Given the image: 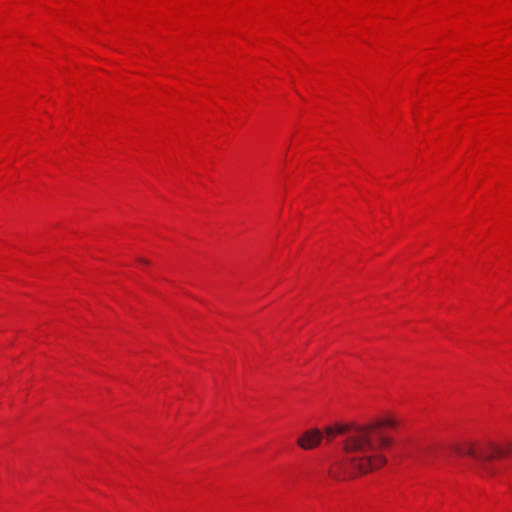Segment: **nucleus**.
<instances>
[{"label": "nucleus", "instance_id": "nucleus-4", "mask_svg": "<svg viewBox=\"0 0 512 512\" xmlns=\"http://www.w3.org/2000/svg\"><path fill=\"white\" fill-rule=\"evenodd\" d=\"M500 448L503 449L505 452V454L502 455L501 457L506 456L508 453H512V443H509L506 448H504V447H500Z\"/></svg>", "mask_w": 512, "mask_h": 512}, {"label": "nucleus", "instance_id": "nucleus-5", "mask_svg": "<svg viewBox=\"0 0 512 512\" xmlns=\"http://www.w3.org/2000/svg\"><path fill=\"white\" fill-rule=\"evenodd\" d=\"M138 261L140 263H143V264H149V261L147 259H144V258H139Z\"/></svg>", "mask_w": 512, "mask_h": 512}, {"label": "nucleus", "instance_id": "nucleus-1", "mask_svg": "<svg viewBox=\"0 0 512 512\" xmlns=\"http://www.w3.org/2000/svg\"><path fill=\"white\" fill-rule=\"evenodd\" d=\"M396 427L393 418H384L368 424L355 425L336 423L325 427L323 434L327 442L337 435L344 436V457L329 468V475L338 481L356 478L377 470L385 465L386 458L382 449L391 444L385 428Z\"/></svg>", "mask_w": 512, "mask_h": 512}, {"label": "nucleus", "instance_id": "nucleus-6", "mask_svg": "<svg viewBox=\"0 0 512 512\" xmlns=\"http://www.w3.org/2000/svg\"><path fill=\"white\" fill-rule=\"evenodd\" d=\"M484 469H485V471L487 473H491L492 474V471H491V469L488 466H485Z\"/></svg>", "mask_w": 512, "mask_h": 512}, {"label": "nucleus", "instance_id": "nucleus-3", "mask_svg": "<svg viewBox=\"0 0 512 512\" xmlns=\"http://www.w3.org/2000/svg\"><path fill=\"white\" fill-rule=\"evenodd\" d=\"M324 435L319 429L313 428L305 431L297 440V444L304 450H311L320 445Z\"/></svg>", "mask_w": 512, "mask_h": 512}, {"label": "nucleus", "instance_id": "nucleus-2", "mask_svg": "<svg viewBox=\"0 0 512 512\" xmlns=\"http://www.w3.org/2000/svg\"><path fill=\"white\" fill-rule=\"evenodd\" d=\"M459 455H468L476 459L479 462H488L496 456H502L505 454L504 450L491 442L483 445H475L471 442H463L455 444L451 447Z\"/></svg>", "mask_w": 512, "mask_h": 512}]
</instances>
